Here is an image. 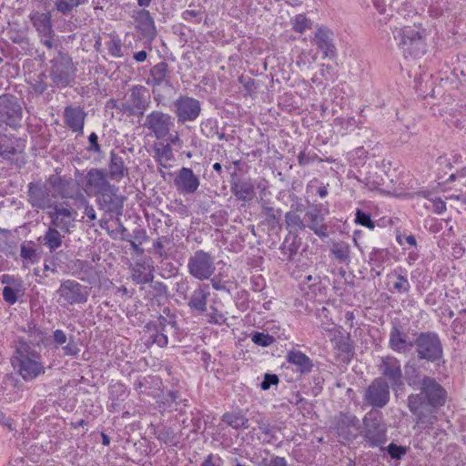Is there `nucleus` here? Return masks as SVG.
Wrapping results in <instances>:
<instances>
[{"label":"nucleus","instance_id":"nucleus-1","mask_svg":"<svg viewBox=\"0 0 466 466\" xmlns=\"http://www.w3.org/2000/svg\"><path fill=\"white\" fill-rule=\"evenodd\" d=\"M419 393L408 396L407 405L416 418V424L422 429L437 421V410L446 403L447 390L432 377L424 376Z\"/></svg>","mask_w":466,"mask_h":466},{"label":"nucleus","instance_id":"nucleus-2","mask_svg":"<svg viewBox=\"0 0 466 466\" xmlns=\"http://www.w3.org/2000/svg\"><path fill=\"white\" fill-rule=\"evenodd\" d=\"M15 350L11 363L15 372L26 382L36 380L45 374L43 358L33 345L19 339L15 341Z\"/></svg>","mask_w":466,"mask_h":466},{"label":"nucleus","instance_id":"nucleus-3","mask_svg":"<svg viewBox=\"0 0 466 466\" xmlns=\"http://www.w3.org/2000/svg\"><path fill=\"white\" fill-rule=\"evenodd\" d=\"M415 352L419 360L439 364L443 359V346L436 332L416 333L414 339Z\"/></svg>","mask_w":466,"mask_h":466},{"label":"nucleus","instance_id":"nucleus-4","mask_svg":"<svg viewBox=\"0 0 466 466\" xmlns=\"http://www.w3.org/2000/svg\"><path fill=\"white\" fill-rule=\"evenodd\" d=\"M363 429L360 435L371 448L379 447L387 441V429L382 421V413L370 410L362 420Z\"/></svg>","mask_w":466,"mask_h":466},{"label":"nucleus","instance_id":"nucleus-5","mask_svg":"<svg viewBox=\"0 0 466 466\" xmlns=\"http://www.w3.org/2000/svg\"><path fill=\"white\" fill-rule=\"evenodd\" d=\"M187 271L198 280H208L216 271L215 258L203 249H198L188 258Z\"/></svg>","mask_w":466,"mask_h":466},{"label":"nucleus","instance_id":"nucleus-6","mask_svg":"<svg viewBox=\"0 0 466 466\" xmlns=\"http://www.w3.org/2000/svg\"><path fill=\"white\" fill-rule=\"evenodd\" d=\"M390 389L391 387L384 379L375 378L363 392L364 405L371 407V410L383 409L390 402Z\"/></svg>","mask_w":466,"mask_h":466},{"label":"nucleus","instance_id":"nucleus-7","mask_svg":"<svg viewBox=\"0 0 466 466\" xmlns=\"http://www.w3.org/2000/svg\"><path fill=\"white\" fill-rule=\"evenodd\" d=\"M426 31L417 30L411 27H403L397 31L394 38L399 41V46L410 56H422L425 52Z\"/></svg>","mask_w":466,"mask_h":466},{"label":"nucleus","instance_id":"nucleus-8","mask_svg":"<svg viewBox=\"0 0 466 466\" xmlns=\"http://www.w3.org/2000/svg\"><path fill=\"white\" fill-rule=\"evenodd\" d=\"M378 370L380 374L379 378L384 379L389 383L392 390L398 391L404 386V378L400 360L392 356H383L378 364Z\"/></svg>","mask_w":466,"mask_h":466},{"label":"nucleus","instance_id":"nucleus-9","mask_svg":"<svg viewBox=\"0 0 466 466\" xmlns=\"http://www.w3.org/2000/svg\"><path fill=\"white\" fill-rule=\"evenodd\" d=\"M167 325L171 326L174 329H177V323L176 320L167 321L164 316H158L156 319L149 321L144 327L145 337L147 338L146 345L156 344L160 348H164L168 343L167 332Z\"/></svg>","mask_w":466,"mask_h":466},{"label":"nucleus","instance_id":"nucleus-10","mask_svg":"<svg viewBox=\"0 0 466 466\" xmlns=\"http://www.w3.org/2000/svg\"><path fill=\"white\" fill-rule=\"evenodd\" d=\"M61 306L84 304L88 299V289L73 279L63 280L56 290Z\"/></svg>","mask_w":466,"mask_h":466},{"label":"nucleus","instance_id":"nucleus-11","mask_svg":"<svg viewBox=\"0 0 466 466\" xmlns=\"http://www.w3.org/2000/svg\"><path fill=\"white\" fill-rule=\"evenodd\" d=\"M29 17L43 45L49 50L56 49L58 45L55 38L51 13L34 12Z\"/></svg>","mask_w":466,"mask_h":466},{"label":"nucleus","instance_id":"nucleus-12","mask_svg":"<svg viewBox=\"0 0 466 466\" xmlns=\"http://www.w3.org/2000/svg\"><path fill=\"white\" fill-rule=\"evenodd\" d=\"M52 198L51 190L46 182L37 180L27 185V200L33 208L47 212L57 204Z\"/></svg>","mask_w":466,"mask_h":466},{"label":"nucleus","instance_id":"nucleus-13","mask_svg":"<svg viewBox=\"0 0 466 466\" xmlns=\"http://www.w3.org/2000/svg\"><path fill=\"white\" fill-rule=\"evenodd\" d=\"M170 108L176 115L177 122L181 124L194 122L201 113L200 102L188 96H179L173 101Z\"/></svg>","mask_w":466,"mask_h":466},{"label":"nucleus","instance_id":"nucleus-14","mask_svg":"<svg viewBox=\"0 0 466 466\" xmlns=\"http://www.w3.org/2000/svg\"><path fill=\"white\" fill-rule=\"evenodd\" d=\"M23 109L18 99L12 95L0 96V122L12 128L21 127Z\"/></svg>","mask_w":466,"mask_h":466},{"label":"nucleus","instance_id":"nucleus-15","mask_svg":"<svg viewBox=\"0 0 466 466\" xmlns=\"http://www.w3.org/2000/svg\"><path fill=\"white\" fill-rule=\"evenodd\" d=\"M118 190V187L113 185L110 189L96 196L98 208L103 210L109 218L119 219L123 214L125 198L117 194Z\"/></svg>","mask_w":466,"mask_h":466},{"label":"nucleus","instance_id":"nucleus-16","mask_svg":"<svg viewBox=\"0 0 466 466\" xmlns=\"http://www.w3.org/2000/svg\"><path fill=\"white\" fill-rule=\"evenodd\" d=\"M359 427V419L350 412H339L333 418L331 423V428L338 437L347 441L356 439Z\"/></svg>","mask_w":466,"mask_h":466},{"label":"nucleus","instance_id":"nucleus-17","mask_svg":"<svg viewBox=\"0 0 466 466\" xmlns=\"http://www.w3.org/2000/svg\"><path fill=\"white\" fill-rule=\"evenodd\" d=\"M50 218L49 226L69 234L75 228V211L72 208L65 207L62 204L55 205L46 212Z\"/></svg>","mask_w":466,"mask_h":466},{"label":"nucleus","instance_id":"nucleus-18","mask_svg":"<svg viewBox=\"0 0 466 466\" xmlns=\"http://www.w3.org/2000/svg\"><path fill=\"white\" fill-rule=\"evenodd\" d=\"M47 183L61 198L76 199L81 196L78 183L70 177L52 174Z\"/></svg>","mask_w":466,"mask_h":466},{"label":"nucleus","instance_id":"nucleus-19","mask_svg":"<svg viewBox=\"0 0 466 466\" xmlns=\"http://www.w3.org/2000/svg\"><path fill=\"white\" fill-rule=\"evenodd\" d=\"M143 126L147 128L157 139L167 137L173 121L170 115L161 111H152L146 116Z\"/></svg>","mask_w":466,"mask_h":466},{"label":"nucleus","instance_id":"nucleus-20","mask_svg":"<svg viewBox=\"0 0 466 466\" xmlns=\"http://www.w3.org/2000/svg\"><path fill=\"white\" fill-rule=\"evenodd\" d=\"M25 148V140L7 132H0V157L10 161L22 154Z\"/></svg>","mask_w":466,"mask_h":466},{"label":"nucleus","instance_id":"nucleus-21","mask_svg":"<svg viewBox=\"0 0 466 466\" xmlns=\"http://www.w3.org/2000/svg\"><path fill=\"white\" fill-rule=\"evenodd\" d=\"M230 191L238 201L243 205L249 203L256 197L255 184L250 178L237 177L236 171L231 174Z\"/></svg>","mask_w":466,"mask_h":466},{"label":"nucleus","instance_id":"nucleus-22","mask_svg":"<svg viewBox=\"0 0 466 466\" xmlns=\"http://www.w3.org/2000/svg\"><path fill=\"white\" fill-rule=\"evenodd\" d=\"M174 186L180 194L192 195L198 191L200 179L191 168L183 167L174 178Z\"/></svg>","mask_w":466,"mask_h":466},{"label":"nucleus","instance_id":"nucleus-23","mask_svg":"<svg viewBox=\"0 0 466 466\" xmlns=\"http://www.w3.org/2000/svg\"><path fill=\"white\" fill-rule=\"evenodd\" d=\"M414 339H410L401 326L393 324L389 334V348L396 353L406 354L414 348Z\"/></svg>","mask_w":466,"mask_h":466},{"label":"nucleus","instance_id":"nucleus-24","mask_svg":"<svg viewBox=\"0 0 466 466\" xmlns=\"http://www.w3.org/2000/svg\"><path fill=\"white\" fill-rule=\"evenodd\" d=\"M75 67L72 60H56L51 77L57 86H66L74 78Z\"/></svg>","mask_w":466,"mask_h":466},{"label":"nucleus","instance_id":"nucleus-25","mask_svg":"<svg viewBox=\"0 0 466 466\" xmlns=\"http://www.w3.org/2000/svg\"><path fill=\"white\" fill-rule=\"evenodd\" d=\"M63 116L66 127L77 135H83L86 113L82 107L67 106L64 109Z\"/></svg>","mask_w":466,"mask_h":466},{"label":"nucleus","instance_id":"nucleus-26","mask_svg":"<svg viewBox=\"0 0 466 466\" xmlns=\"http://www.w3.org/2000/svg\"><path fill=\"white\" fill-rule=\"evenodd\" d=\"M53 348H61L63 355L66 357L76 358L80 352V348L74 336L67 338L66 332L62 329L53 331Z\"/></svg>","mask_w":466,"mask_h":466},{"label":"nucleus","instance_id":"nucleus-27","mask_svg":"<svg viewBox=\"0 0 466 466\" xmlns=\"http://www.w3.org/2000/svg\"><path fill=\"white\" fill-rule=\"evenodd\" d=\"M313 42L318 49L321 51L323 57H331L336 55V47L333 44V32L328 27H319L315 33Z\"/></svg>","mask_w":466,"mask_h":466},{"label":"nucleus","instance_id":"nucleus-28","mask_svg":"<svg viewBox=\"0 0 466 466\" xmlns=\"http://www.w3.org/2000/svg\"><path fill=\"white\" fill-rule=\"evenodd\" d=\"M126 153L124 150L110 152V159L108 163V177L112 180L120 181L124 177L127 176L128 168L127 167L124 157Z\"/></svg>","mask_w":466,"mask_h":466},{"label":"nucleus","instance_id":"nucleus-29","mask_svg":"<svg viewBox=\"0 0 466 466\" xmlns=\"http://www.w3.org/2000/svg\"><path fill=\"white\" fill-rule=\"evenodd\" d=\"M86 185L88 188L94 190L96 196L110 189L113 186L106 178V171L99 168H92L86 174Z\"/></svg>","mask_w":466,"mask_h":466},{"label":"nucleus","instance_id":"nucleus-30","mask_svg":"<svg viewBox=\"0 0 466 466\" xmlns=\"http://www.w3.org/2000/svg\"><path fill=\"white\" fill-rule=\"evenodd\" d=\"M209 294L208 285H198V287L192 292L187 303L191 312L198 315H201L206 312Z\"/></svg>","mask_w":466,"mask_h":466},{"label":"nucleus","instance_id":"nucleus-31","mask_svg":"<svg viewBox=\"0 0 466 466\" xmlns=\"http://www.w3.org/2000/svg\"><path fill=\"white\" fill-rule=\"evenodd\" d=\"M136 27L144 36H152L156 33L154 20L147 10L135 11L133 15Z\"/></svg>","mask_w":466,"mask_h":466},{"label":"nucleus","instance_id":"nucleus-32","mask_svg":"<svg viewBox=\"0 0 466 466\" xmlns=\"http://www.w3.org/2000/svg\"><path fill=\"white\" fill-rule=\"evenodd\" d=\"M286 360L289 363L296 366L300 374H306L311 371L313 368L312 360L302 351L291 350L288 351Z\"/></svg>","mask_w":466,"mask_h":466},{"label":"nucleus","instance_id":"nucleus-33","mask_svg":"<svg viewBox=\"0 0 466 466\" xmlns=\"http://www.w3.org/2000/svg\"><path fill=\"white\" fill-rule=\"evenodd\" d=\"M129 101L137 113L143 114L148 107L150 96L148 90L143 86H135L131 89Z\"/></svg>","mask_w":466,"mask_h":466},{"label":"nucleus","instance_id":"nucleus-34","mask_svg":"<svg viewBox=\"0 0 466 466\" xmlns=\"http://www.w3.org/2000/svg\"><path fill=\"white\" fill-rule=\"evenodd\" d=\"M59 229L48 226L46 233L38 238L39 242L46 246L51 253L55 252L63 244L64 235Z\"/></svg>","mask_w":466,"mask_h":466},{"label":"nucleus","instance_id":"nucleus-35","mask_svg":"<svg viewBox=\"0 0 466 466\" xmlns=\"http://www.w3.org/2000/svg\"><path fill=\"white\" fill-rule=\"evenodd\" d=\"M424 376L413 360H410L405 363L403 378L410 387H420L423 383Z\"/></svg>","mask_w":466,"mask_h":466},{"label":"nucleus","instance_id":"nucleus-36","mask_svg":"<svg viewBox=\"0 0 466 466\" xmlns=\"http://www.w3.org/2000/svg\"><path fill=\"white\" fill-rule=\"evenodd\" d=\"M331 342L334 344V348L340 354L350 355L353 352V342L350 339V335L340 329L339 331H334V335L330 338Z\"/></svg>","mask_w":466,"mask_h":466},{"label":"nucleus","instance_id":"nucleus-37","mask_svg":"<svg viewBox=\"0 0 466 466\" xmlns=\"http://www.w3.org/2000/svg\"><path fill=\"white\" fill-rule=\"evenodd\" d=\"M306 217L309 220V228L319 238L328 237V228L323 223L324 218L320 214V211L314 209L306 213Z\"/></svg>","mask_w":466,"mask_h":466},{"label":"nucleus","instance_id":"nucleus-38","mask_svg":"<svg viewBox=\"0 0 466 466\" xmlns=\"http://www.w3.org/2000/svg\"><path fill=\"white\" fill-rule=\"evenodd\" d=\"M221 420L234 430L248 429V419L240 411L226 412Z\"/></svg>","mask_w":466,"mask_h":466},{"label":"nucleus","instance_id":"nucleus-39","mask_svg":"<svg viewBox=\"0 0 466 466\" xmlns=\"http://www.w3.org/2000/svg\"><path fill=\"white\" fill-rule=\"evenodd\" d=\"M179 395L177 391H168L157 401L158 410L161 412H172L178 410L180 404Z\"/></svg>","mask_w":466,"mask_h":466},{"label":"nucleus","instance_id":"nucleus-40","mask_svg":"<svg viewBox=\"0 0 466 466\" xmlns=\"http://www.w3.org/2000/svg\"><path fill=\"white\" fill-rule=\"evenodd\" d=\"M107 38L108 40L106 42V45L110 56L115 57L128 56V53L127 52V47L122 45L121 39L116 34H108Z\"/></svg>","mask_w":466,"mask_h":466},{"label":"nucleus","instance_id":"nucleus-41","mask_svg":"<svg viewBox=\"0 0 466 466\" xmlns=\"http://www.w3.org/2000/svg\"><path fill=\"white\" fill-rule=\"evenodd\" d=\"M154 434L159 441L167 445L175 446L178 442L176 432L170 427L165 425L155 426Z\"/></svg>","mask_w":466,"mask_h":466},{"label":"nucleus","instance_id":"nucleus-42","mask_svg":"<svg viewBox=\"0 0 466 466\" xmlns=\"http://www.w3.org/2000/svg\"><path fill=\"white\" fill-rule=\"evenodd\" d=\"M46 78L47 76L43 71L38 74L28 72L26 76V81L30 84L32 89L36 95H41L46 90Z\"/></svg>","mask_w":466,"mask_h":466},{"label":"nucleus","instance_id":"nucleus-43","mask_svg":"<svg viewBox=\"0 0 466 466\" xmlns=\"http://www.w3.org/2000/svg\"><path fill=\"white\" fill-rule=\"evenodd\" d=\"M330 252L334 258L341 263L350 261V245L345 242L333 243L330 248Z\"/></svg>","mask_w":466,"mask_h":466},{"label":"nucleus","instance_id":"nucleus-44","mask_svg":"<svg viewBox=\"0 0 466 466\" xmlns=\"http://www.w3.org/2000/svg\"><path fill=\"white\" fill-rule=\"evenodd\" d=\"M285 222L287 228L292 231H302L306 228V225L301 217L294 211H289L285 214Z\"/></svg>","mask_w":466,"mask_h":466},{"label":"nucleus","instance_id":"nucleus-45","mask_svg":"<svg viewBox=\"0 0 466 466\" xmlns=\"http://www.w3.org/2000/svg\"><path fill=\"white\" fill-rule=\"evenodd\" d=\"M88 0H56L55 7L63 15L70 14L75 8L86 4Z\"/></svg>","mask_w":466,"mask_h":466},{"label":"nucleus","instance_id":"nucleus-46","mask_svg":"<svg viewBox=\"0 0 466 466\" xmlns=\"http://www.w3.org/2000/svg\"><path fill=\"white\" fill-rule=\"evenodd\" d=\"M389 259V251L386 248H374L369 255V262L373 267L382 268L384 263Z\"/></svg>","mask_w":466,"mask_h":466},{"label":"nucleus","instance_id":"nucleus-47","mask_svg":"<svg viewBox=\"0 0 466 466\" xmlns=\"http://www.w3.org/2000/svg\"><path fill=\"white\" fill-rule=\"evenodd\" d=\"M167 73V64L164 61L157 64L150 71L151 82L154 86L161 84L165 79Z\"/></svg>","mask_w":466,"mask_h":466},{"label":"nucleus","instance_id":"nucleus-48","mask_svg":"<svg viewBox=\"0 0 466 466\" xmlns=\"http://www.w3.org/2000/svg\"><path fill=\"white\" fill-rule=\"evenodd\" d=\"M155 157L157 158L159 164H162L163 161H170L173 157V151L170 144H160L159 147H156L154 148Z\"/></svg>","mask_w":466,"mask_h":466},{"label":"nucleus","instance_id":"nucleus-49","mask_svg":"<svg viewBox=\"0 0 466 466\" xmlns=\"http://www.w3.org/2000/svg\"><path fill=\"white\" fill-rule=\"evenodd\" d=\"M20 283L14 286H5L3 289L4 300L9 305H14L17 301V295L21 292Z\"/></svg>","mask_w":466,"mask_h":466},{"label":"nucleus","instance_id":"nucleus-50","mask_svg":"<svg viewBox=\"0 0 466 466\" xmlns=\"http://www.w3.org/2000/svg\"><path fill=\"white\" fill-rule=\"evenodd\" d=\"M280 209L275 210L272 207L263 205L262 213L265 216V219L268 225L271 228H275L279 224V218L278 214H280Z\"/></svg>","mask_w":466,"mask_h":466},{"label":"nucleus","instance_id":"nucleus-51","mask_svg":"<svg viewBox=\"0 0 466 466\" xmlns=\"http://www.w3.org/2000/svg\"><path fill=\"white\" fill-rule=\"evenodd\" d=\"M311 27V21L303 14L297 15L292 19V28L298 33H304Z\"/></svg>","mask_w":466,"mask_h":466},{"label":"nucleus","instance_id":"nucleus-52","mask_svg":"<svg viewBox=\"0 0 466 466\" xmlns=\"http://www.w3.org/2000/svg\"><path fill=\"white\" fill-rule=\"evenodd\" d=\"M355 223L361 225L369 229L375 228V222L371 219L370 215L360 208L356 210Z\"/></svg>","mask_w":466,"mask_h":466},{"label":"nucleus","instance_id":"nucleus-53","mask_svg":"<svg viewBox=\"0 0 466 466\" xmlns=\"http://www.w3.org/2000/svg\"><path fill=\"white\" fill-rule=\"evenodd\" d=\"M20 256L23 259H25V260H28L31 262H35L37 260L38 257L36 254V250L34 248V243L33 242H29L27 244L23 243L21 245Z\"/></svg>","mask_w":466,"mask_h":466},{"label":"nucleus","instance_id":"nucleus-54","mask_svg":"<svg viewBox=\"0 0 466 466\" xmlns=\"http://www.w3.org/2000/svg\"><path fill=\"white\" fill-rule=\"evenodd\" d=\"M424 207L437 214L446 210V203L441 198H427Z\"/></svg>","mask_w":466,"mask_h":466},{"label":"nucleus","instance_id":"nucleus-55","mask_svg":"<svg viewBox=\"0 0 466 466\" xmlns=\"http://www.w3.org/2000/svg\"><path fill=\"white\" fill-rule=\"evenodd\" d=\"M251 340L258 346L268 347L275 342V338L268 333L254 332L251 336Z\"/></svg>","mask_w":466,"mask_h":466},{"label":"nucleus","instance_id":"nucleus-56","mask_svg":"<svg viewBox=\"0 0 466 466\" xmlns=\"http://www.w3.org/2000/svg\"><path fill=\"white\" fill-rule=\"evenodd\" d=\"M201 132L206 137L212 138L218 134V126L216 121L208 119L201 123Z\"/></svg>","mask_w":466,"mask_h":466},{"label":"nucleus","instance_id":"nucleus-57","mask_svg":"<svg viewBox=\"0 0 466 466\" xmlns=\"http://www.w3.org/2000/svg\"><path fill=\"white\" fill-rule=\"evenodd\" d=\"M171 238L167 236L158 237L153 242V248L155 249V253L158 256V258H162L167 257V252L164 248L165 244L170 243Z\"/></svg>","mask_w":466,"mask_h":466},{"label":"nucleus","instance_id":"nucleus-58","mask_svg":"<svg viewBox=\"0 0 466 466\" xmlns=\"http://www.w3.org/2000/svg\"><path fill=\"white\" fill-rule=\"evenodd\" d=\"M410 289V285L406 277L398 274L396 275V280L393 283L392 289L400 293H407Z\"/></svg>","mask_w":466,"mask_h":466},{"label":"nucleus","instance_id":"nucleus-59","mask_svg":"<svg viewBox=\"0 0 466 466\" xmlns=\"http://www.w3.org/2000/svg\"><path fill=\"white\" fill-rule=\"evenodd\" d=\"M387 451L390 458L395 460H400L408 451V448L395 443H390L387 447Z\"/></svg>","mask_w":466,"mask_h":466},{"label":"nucleus","instance_id":"nucleus-60","mask_svg":"<svg viewBox=\"0 0 466 466\" xmlns=\"http://www.w3.org/2000/svg\"><path fill=\"white\" fill-rule=\"evenodd\" d=\"M154 276L152 273L143 274L139 270H135L132 275V279L137 284H146L153 282Z\"/></svg>","mask_w":466,"mask_h":466},{"label":"nucleus","instance_id":"nucleus-61","mask_svg":"<svg viewBox=\"0 0 466 466\" xmlns=\"http://www.w3.org/2000/svg\"><path fill=\"white\" fill-rule=\"evenodd\" d=\"M281 253L287 256L289 260L293 258V256L297 253L298 248L294 243L288 244V239L286 238L280 247Z\"/></svg>","mask_w":466,"mask_h":466},{"label":"nucleus","instance_id":"nucleus-62","mask_svg":"<svg viewBox=\"0 0 466 466\" xmlns=\"http://www.w3.org/2000/svg\"><path fill=\"white\" fill-rule=\"evenodd\" d=\"M279 380L276 374H265L264 379L260 384L263 390H268L273 385H278Z\"/></svg>","mask_w":466,"mask_h":466},{"label":"nucleus","instance_id":"nucleus-63","mask_svg":"<svg viewBox=\"0 0 466 466\" xmlns=\"http://www.w3.org/2000/svg\"><path fill=\"white\" fill-rule=\"evenodd\" d=\"M256 422L258 424V429L263 433H265L266 435H271L272 434V430H273L272 426L261 415H258V417L256 419Z\"/></svg>","mask_w":466,"mask_h":466},{"label":"nucleus","instance_id":"nucleus-64","mask_svg":"<svg viewBox=\"0 0 466 466\" xmlns=\"http://www.w3.org/2000/svg\"><path fill=\"white\" fill-rule=\"evenodd\" d=\"M260 466H288L287 461L283 457L273 456L268 462L266 459L261 461Z\"/></svg>","mask_w":466,"mask_h":466}]
</instances>
